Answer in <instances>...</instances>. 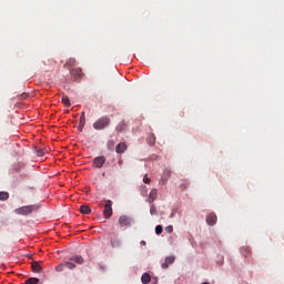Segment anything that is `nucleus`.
<instances>
[{
    "instance_id": "obj_1",
    "label": "nucleus",
    "mask_w": 284,
    "mask_h": 284,
    "mask_svg": "<svg viewBox=\"0 0 284 284\" xmlns=\"http://www.w3.org/2000/svg\"><path fill=\"white\" fill-rule=\"evenodd\" d=\"M110 125V118L108 115H104L95 121L93 124L94 130H105Z\"/></svg>"
},
{
    "instance_id": "obj_2",
    "label": "nucleus",
    "mask_w": 284,
    "mask_h": 284,
    "mask_svg": "<svg viewBox=\"0 0 284 284\" xmlns=\"http://www.w3.org/2000/svg\"><path fill=\"white\" fill-rule=\"evenodd\" d=\"M36 210H39L38 205H27V206L17 209L16 214H21L22 216H28V214H32V212H36Z\"/></svg>"
},
{
    "instance_id": "obj_3",
    "label": "nucleus",
    "mask_w": 284,
    "mask_h": 284,
    "mask_svg": "<svg viewBox=\"0 0 284 284\" xmlns=\"http://www.w3.org/2000/svg\"><path fill=\"white\" fill-rule=\"evenodd\" d=\"M69 71L72 79H74V81H79L83 79V71L81 70V68L69 69Z\"/></svg>"
},
{
    "instance_id": "obj_4",
    "label": "nucleus",
    "mask_w": 284,
    "mask_h": 284,
    "mask_svg": "<svg viewBox=\"0 0 284 284\" xmlns=\"http://www.w3.org/2000/svg\"><path fill=\"white\" fill-rule=\"evenodd\" d=\"M103 214H104V219H110V216H112V201L111 200L105 201Z\"/></svg>"
},
{
    "instance_id": "obj_5",
    "label": "nucleus",
    "mask_w": 284,
    "mask_h": 284,
    "mask_svg": "<svg viewBox=\"0 0 284 284\" xmlns=\"http://www.w3.org/2000/svg\"><path fill=\"white\" fill-rule=\"evenodd\" d=\"M119 225L120 227H130V225H132V219L126 215H122L119 217Z\"/></svg>"
},
{
    "instance_id": "obj_6",
    "label": "nucleus",
    "mask_w": 284,
    "mask_h": 284,
    "mask_svg": "<svg viewBox=\"0 0 284 284\" xmlns=\"http://www.w3.org/2000/svg\"><path fill=\"white\" fill-rule=\"evenodd\" d=\"M105 164V156L101 155L93 160V166L101 169Z\"/></svg>"
},
{
    "instance_id": "obj_7",
    "label": "nucleus",
    "mask_w": 284,
    "mask_h": 284,
    "mask_svg": "<svg viewBox=\"0 0 284 284\" xmlns=\"http://www.w3.org/2000/svg\"><path fill=\"white\" fill-rule=\"evenodd\" d=\"M216 221H219V217L216 216V213H210L207 216H206V223L207 225H216Z\"/></svg>"
},
{
    "instance_id": "obj_8",
    "label": "nucleus",
    "mask_w": 284,
    "mask_h": 284,
    "mask_svg": "<svg viewBox=\"0 0 284 284\" xmlns=\"http://www.w3.org/2000/svg\"><path fill=\"white\" fill-rule=\"evenodd\" d=\"M125 150H128V144H125V142H120L116 146H115V152L116 154H123L125 152Z\"/></svg>"
},
{
    "instance_id": "obj_9",
    "label": "nucleus",
    "mask_w": 284,
    "mask_h": 284,
    "mask_svg": "<svg viewBox=\"0 0 284 284\" xmlns=\"http://www.w3.org/2000/svg\"><path fill=\"white\" fill-rule=\"evenodd\" d=\"M156 196H159V191L153 189L149 194L148 203H154L156 201Z\"/></svg>"
},
{
    "instance_id": "obj_10",
    "label": "nucleus",
    "mask_w": 284,
    "mask_h": 284,
    "mask_svg": "<svg viewBox=\"0 0 284 284\" xmlns=\"http://www.w3.org/2000/svg\"><path fill=\"white\" fill-rule=\"evenodd\" d=\"M241 254L244 258H250V256H252V250L250 248V246H243L241 248Z\"/></svg>"
},
{
    "instance_id": "obj_11",
    "label": "nucleus",
    "mask_w": 284,
    "mask_h": 284,
    "mask_svg": "<svg viewBox=\"0 0 284 284\" xmlns=\"http://www.w3.org/2000/svg\"><path fill=\"white\" fill-rule=\"evenodd\" d=\"M70 261L73 263H78V265H83V256L81 255H73L70 257Z\"/></svg>"
},
{
    "instance_id": "obj_12",
    "label": "nucleus",
    "mask_w": 284,
    "mask_h": 284,
    "mask_svg": "<svg viewBox=\"0 0 284 284\" xmlns=\"http://www.w3.org/2000/svg\"><path fill=\"white\" fill-rule=\"evenodd\" d=\"M31 270L32 272H36L37 274L41 273V264H39V262H32L31 263Z\"/></svg>"
},
{
    "instance_id": "obj_13",
    "label": "nucleus",
    "mask_w": 284,
    "mask_h": 284,
    "mask_svg": "<svg viewBox=\"0 0 284 284\" xmlns=\"http://www.w3.org/2000/svg\"><path fill=\"white\" fill-rule=\"evenodd\" d=\"M172 175V171H170V169H165L163 171V174H162V181L163 183H166L168 182V179H170V176Z\"/></svg>"
},
{
    "instance_id": "obj_14",
    "label": "nucleus",
    "mask_w": 284,
    "mask_h": 284,
    "mask_svg": "<svg viewBox=\"0 0 284 284\" xmlns=\"http://www.w3.org/2000/svg\"><path fill=\"white\" fill-rule=\"evenodd\" d=\"M151 281H152V276L150 275V273H143L141 277V282L143 284H149Z\"/></svg>"
},
{
    "instance_id": "obj_15",
    "label": "nucleus",
    "mask_w": 284,
    "mask_h": 284,
    "mask_svg": "<svg viewBox=\"0 0 284 284\" xmlns=\"http://www.w3.org/2000/svg\"><path fill=\"white\" fill-rule=\"evenodd\" d=\"M78 128L80 131L83 130V128H85V112L81 113L80 123Z\"/></svg>"
},
{
    "instance_id": "obj_16",
    "label": "nucleus",
    "mask_w": 284,
    "mask_h": 284,
    "mask_svg": "<svg viewBox=\"0 0 284 284\" xmlns=\"http://www.w3.org/2000/svg\"><path fill=\"white\" fill-rule=\"evenodd\" d=\"M81 214H92V209L89 205H81L80 206Z\"/></svg>"
},
{
    "instance_id": "obj_17",
    "label": "nucleus",
    "mask_w": 284,
    "mask_h": 284,
    "mask_svg": "<svg viewBox=\"0 0 284 284\" xmlns=\"http://www.w3.org/2000/svg\"><path fill=\"white\" fill-rule=\"evenodd\" d=\"M74 65H77V59L70 58V59L67 61V63L64 64V68H65V67L74 68Z\"/></svg>"
},
{
    "instance_id": "obj_18",
    "label": "nucleus",
    "mask_w": 284,
    "mask_h": 284,
    "mask_svg": "<svg viewBox=\"0 0 284 284\" xmlns=\"http://www.w3.org/2000/svg\"><path fill=\"white\" fill-rule=\"evenodd\" d=\"M114 145H116V142L114 140H109L106 142V148L108 150H110L111 152L114 150Z\"/></svg>"
},
{
    "instance_id": "obj_19",
    "label": "nucleus",
    "mask_w": 284,
    "mask_h": 284,
    "mask_svg": "<svg viewBox=\"0 0 284 284\" xmlns=\"http://www.w3.org/2000/svg\"><path fill=\"white\" fill-rule=\"evenodd\" d=\"M62 103H63V105H65V108H70V105H72L70 103V98L68 95L62 97Z\"/></svg>"
},
{
    "instance_id": "obj_20",
    "label": "nucleus",
    "mask_w": 284,
    "mask_h": 284,
    "mask_svg": "<svg viewBox=\"0 0 284 284\" xmlns=\"http://www.w3.org/2000/svg\"><path fill=\"white\" fill-rule=\"evenodd\" d=\"M10 194L8 192H0V201H8Z\"/></svg>"
},
{
    "instance_id": "obj_21",
    "label": "nucleus",
    "mask_w": 284,
    "mask_h": 284,
    "mask_svg": "<svg viewBox=\"0 0 284 284\" xmlns=\"http://www.w3.org/2000/svg\"><path fill=\"white\" fill-rule=\"evenodd\" d=\"M190 187V182H182L181 184H180V190L182 191V192H185V190H187Z\"/></svg>"
},
{
    "instance_id": "obj_22",
    "label": "nucleus",
    "mask_w": 284,
    "mask_h": 284,
    "mask_svg": "<svg viewBox=\"0 0 284 284\" xmlns=\"http://www.w3.org/2000/svg\"><path fill=\"white\" fill-rule=\"evenodd\" d=\"M39 283V278L37 277H30L26 281V284H37Z\"/></svg>"
},
{
    "instance_id": "obj_23",
    "label": "nucleus",
    "mask_w": 284,
    "mask_h": 284,
    "mask_svg": "<svg viewBox=\"0 0 284 284\" xmlns=\"http://www.w3.org/2000/svg\"><path fill=\"white\" fill-rule=\"evenodd\" d=\"M64 267H68V270H74L77 265L72 262H64Z\"/></svg>"
},
{
    "instance_id": "obj_24",
    "label": "nucleus",
    "mask_w": 284,
    "mask_h": 284,
    "mask_svg": "<svg viewBox=\"0 0 284 284\" xmlns=\"http://www.w3.org/2000/svg\"><path fill=\"white\" fill-rule=\"evenodd\" d=\"M174 261H176V257L175 256H168L165 258V262L169 264V265H172V263H174Z\"/></svg>"
},
{
    "instance_id": "obj_25",
    "label": "nucleus",
    "mask_w": 284,
    "mask_h": 284,
    "mask_svg": "<svg viewBox=\"0 0 284 284\" xmlns=\"http://www.w3.org/2000/svg\"><path fill=\"white\" fill-rule=\"evenodd\" d=\"M155 234H163V226L162 225L155 226Z\"/></svg>"
},
{
    "instance_id": "obj_26",
    "label": "nucleus",
    "mask_w": 284,
    "mask_h": 284,
    "mask_svg": "<svg viewBox=\"0 0 284 284\" xmlns=\"http://www.w3.org/2000/svg\"><path fill=\"white\" fill-rule=\"evenodd\" d=\"M36 154H37L38 156H44V155H45V152H44L42 149H37V150H36Z\"/></svg>"
},
{
    "instance_id": "obj_27",
    "label": "nucleus",
    "mask_w": 284,
    "mask_h": 284,
    "mask_svg": "<svg viewBox=\"0 0 284 284\" xmlns=\"http://www.w3.org/2000/svg\"><path fill=\"white\" fill-rule=\"evenodd\" d=\"M150 214L152 216H154V214H156V206L154 204H152L151 207H150Z\"/></svg>"
},
{
    "instance_id": "obj_28",
    "label": "nucleus",
    "mask_w": 284,
    "mask_h": 284,
    "mask_svg": "<svg viewBox=\"0 0 284 284\" xmlns=\"http://www.w3.org/2000/svg\"><path fill=\"white\" fill-rule=\"evenodd\" d=\"M165 232H166L168 234H172V232H174V226H172V225L166 226V227H165Z\"/></svg>"
},
{
    "instance_id": "obj_29",
    "label": "nucleus",
    "mask_w": 284,
    "mask_h": 284,
    "mask_svg": "<svg viewBox=\"0 0 284 284\" xmlns=\"http://www.w3.org/2000/svg\"><path fill=\"white\" fill-rule=\"evenodd\" d=\"M63 267H65V263L55 266V272H63Z\"/></svg>"
},
{
    "instance_id": "obj_30",
    "label": "nucleus",
    "mask_w": 284,
    "mask_h": 284,
    "mask_svg": "<svg viewBox=\"0 0 284 284\" xmlns=\"http://www.w3.org/2000/svg\"><path fill=\"white\" fill-rule=\"evenodd\" d=\"M155 141H156V138L154 136V134H151L150 135V145H154Z\"/></svg>"
},
{
    "instance_id": "obj_31",
    "label": "nucleus",
    "mask_w": 284,
    "mask_h": 284,
    "mask_svg": "<svg viewBox=\"0 0 284 284\" xmlns=\"http://www.w3.org/2000/svg\"><path fill=\"white\" fill-rule=\"evenodd\" d=\"M143 183H146L148 185H149V183H151V180H150V178H148V175H144Z\"/></svg>"
},
{
    "instance_id": "obj_32",
    "label": "nucleus",
    "mask_w": 284,
    "mask_h": 284,
    "mask_svg": "<svg viewBox=\"0 0 284 284\" xmlns=\"http://www.w3.org/2000/svg\"><path fill=\"white\" fill-rule=\"evenodd\" d=\"M168 267H170V264L164 262L162 263V270H168Z\"/></svg>"
},
{
    "instance_id": "obj_33",
    "label": "nucleus",
    "mask_w": 284,
    "mask_h": 284,
    "mask_svg": "<svg viewBox=\"0 0 284 284\" xmlns=\"http://www.w3.org/2000/svg\"><path fill=\"white\" fill-rule=\"evenodd\" d=\"M119 244V242H111L112 247H118Z\"/></svg>"
},
{
    "instance_id": "obj_34",
    "label": "nucleus",
    "mask_w": 284,
    "mask_h": 284,
    "mask_svg": "<svg viewBox=\"0 0 284 284\" xmlns=\"http://www.w3.org/2000/svg\"><path fill=\"white\" fill-rule=\"evenodd\" d=\"M27 97H28V93L22 94V99H27Z\"/></svg>"
},
{
    "instance_id": "obj_35",
    "label": "nucleus",
    "mask_w": 284,
    "mask_h": 284,
    "mask_svg": "<svg viewBox=\"0 0 284 284\" xmlns=\"http://www.w3.org/2000/svg\"><path fill=\"white\" fill-rule=\"evenodd\" d=\"M141 245H146L145 241L140 242Z\"/></svg>"
},
{
    "instance_id": "obj_36",
    "label": "nucleus",
    "mask_w": 284,
    "mask_h": 284,
    "mask_svg": "<svg viewBox=\"0 0 284 284\" xmlns=\"http://www.w3.org/2000/svg\"><path fill=\"white\" fill-rule=\"evenodd\" d=\"M172 216H174V213H173V214H171V217H172Z\"/></svg>"
}]
</instances>
